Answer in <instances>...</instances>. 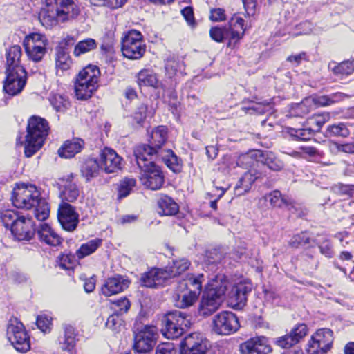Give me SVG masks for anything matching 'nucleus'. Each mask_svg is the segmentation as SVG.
<instances>
[{
	"label": "nucleus",
	"instance_id": "13",
	"mask_svg": "<svg viewBox=\"0 0 354 354\" xmlns=\"http://www.w3.org/2000/svg\"><path fill=\"white\" fill-rule=\"evenodd\" d=\"M6 75L3 81L4 91L12 96L21 93L27 80V73L25 68H6Z\"/></svg>",
	"mask_w": 354,
	"mask_h": 354
},
{
	"label": "nucleus",
	"instance_id": "24",
	"mask_svg": "<svg viewBox=\"0 0 354 354\" xmlns=\"http://www.w3.org/2000/svg\"><path fill=\"white\" fill-rule=\"evenodd\" d=\"M169 279L167 270L153 268L150 271L144 273L141 278L142 285L147 288H157L162 286L164 282Z\"/></svg>",
	"mask_w": 354,
	"mask_h": 354
},
{
	"label": "nucleus",
	"instance_id": "60",
	"mask_svg": "<svg viewBox=\"0 0 354 354\" xmlns=\"http://www.w3.org/2000/svg\"><path fill=\"white\" fill-rule=\"evenodd\" d=\"M156 354H176V350L173 343L165 342L157 346Z\"/></svg>",
	"mask_w": 354,
	"mask_h": 354
},
{
	"label": "nucleus",
	"instance_id": "10",
	"mask_svg": "<svg viewBox=\"0 0 354 354\" xmlns=\"http://www.w3.org/2000/svg\"><path fill=\"white\" fill-rule=\"evenodd\" d=\"M6 335L8 341L17 351L26 353L30 349L29 336L23 324L17 319L10 321Z\"/></svg>",
	"mask_w": 354,
	"mask_h": 354
},
{
	"label": "nucleus",
	"instance_id": "39",
	"mask_svg": "<svg viewBox=\"0 0 354 354\" xmlns=\"http://www.w3.org/2000/svg\"><path fill=\"white\" fill-rule=\"evenodd\" d=\"M183 68L182 58L175 56H170L165 60V68L168 77L172 78L178 71Z\"/></svg>",
	"mask_w": 354,
	"mask_h": 354
},
{
	"label": "nucleus",
	"instance_id": "40",
	"mask_svg": "<svg viewBox=\"0 0 354 354\" xmlns=\"http://www.w3.org/2000/svg\"><path fill=\"white\" fill-rule=\"evenodd\" d=\"M286 132L294 140L306 141L313 136L314 130L311 128L288 127Z\"/></svg>",
	"mask_w": 354,
	"mask_h": 354
},
{
	"label": "nucleus",
	"instance_id": "31",
	"mask_svg": "<svg viewBox=\"0 0 354 354\" xmlns=\"http://www.w3.org/2000/svg\"><path fill=\"white\" fill-rule=\"evenodd\" d=\"M159 214L165 216L175 215L179 210L178 204L172 198L164 195L161 196L158 201Z\"/></svg>",
	"mask_w": 354,
	"mask_h": 354
},
{
	"label": "nucleus",
	"instance_id": "53",
	"mask_svg": "<svg viewBox=\"0 0 354 354\" xmlns=\"http://www.w3.org/2000/svg\"><path fill=\"white\" fill-rule=\"evenodd\" d=\"M35 207H36L35 209V216L38 221H43L48 218L50 208L48 204L44 199L41 198Z\"/></svg>",
	"mask_w": 354,
	"mask_h": 354
},
{
	"label": "nucleus",
	"instance_id": "12",
	"mask_svg": "<svg viewBox=\"0 0 354 354\" xmlns=\"http://www.w3.org/2000/svg\"><path fill=\"white\" fill-rule=\"evenodd\" d=\"M140 32L132 30L122 39V52L129 59H137L142 57L145 52Z\"/></svg>",
	"mask_w": 354,
	"mask_h": 354
},
{
	"label": "nucleus",
	"instance_id": "50",
	"mask_svg": "<svg viewBox=\"0 0 354 354\" xmlns=\"http://www.w3.org/2000/svg\"><path fill=\"white\" fill-rule=\"evenodd\" d=\"M326 136H339L342 138L348 137L350 131L344 123H338L329 125L326 131Z\"/></svg>",
	"mask_w": 354,
	"mask_h": 354
},
{
	"label": "nucleus",
	"instance_id": "6",
	"mask_svg": "<svg viewBox=\"0 0 354 354\" xmlns=\"http://www.w3.org/2000/svg\"><path fill=\"white\" fill-rule=\"evenodd\" d=\"M40 198V192L35 185L22 184L13 189L11 200L17 208L30 209Z\"/></svg>",
	"mask_w": 354,
	"mask_h": 354
},
{
	"label": "nucleus",
	"instance_id": "47",
	"mask_svg": "<svg viewBox=\"0 0 354 354\" xmlns=\"http://www.w3.org/2000/svg\"><path fill=\"white\" fill-rule=\"evenodd\" d=\"M138 84L140 86H156L158 79L155 74L148 70H142L137 75Z\"/></svg>",
	"mask_w": 354,
	"mask_h": 354
},
{
	"label": "nucleus",
	"instance_id": "49",
	"mask_svg": "<svg viewBox=\"0 0 354 354\" xmlns=\"http://www.w3.org/2000/svg\"><path fill=\"white\" fill-rule=\"evenodd\" d=\"M190 266L189 261L186 259H180L173 261V265L167 270V272L169 275V279L175 277L185 270H187Z\"/></svg>",
	"mask_w": 354,
	"mask_h": 354
},
{
	"label": "nucleus",
	"instance_id": "3",
	"mask_svg": "<svg viewBox=\"0 0 354 354\" xmlns=\"http://www.w3.org/2000/svg\"><path fill=\"white\" fill-rule=\"evenodd\" d=\"M138 156H135V160L140 169V180L142 184L151 190L160 189L165 182V176L160 167L153 161V158L142 156L145 149H140Z\"/></svg>",
	"mask_w": 354,
	"mask_h": 354
},
{
	"label": "nucleus",
	"instance_id": "62",
	"mask_svg": "<svg viewBox=\"0 0 354 354\" xmlns=\"http://www.w3.org/2000/svg\"><path fill=\"white\" fill-rule=\"evenodd\" d=\"M319 248L321 254L326 257L331 258L334 254L332 244L328 239H324L322 243H319Z\"/></svg>",
	"mask_w": 354,
	"mask_h": 354
},
{
	"label": "nucleus",
	"instance_id": "16",
	"mask_svg": "<svg viewBox=\"0 0 354 354\" xmlns=\"http://www.w3.org/2000/svg\"><path fill=\"white\" fill-rule=\"evenodd\" d=\"M208 341L199 333H193L187 335L181 342L180 354H205L207 351Z\"/></svg>",
	"mask_w": 354,
	"mask_h": 354
},
{
	"label": "nucleus",
	"instance_id": "11",
	"mask_svg": "<svg viewBox=\"0 0 354 354\" xmlns=\"http://www.w3.org/2000/svg\"><path fill=\"white\" fill-rule=\"evenodd\" d=\"M186 314L175 310L167 313L162 319V332L168 339H176L183 333V326H186Z\"/></svg>",
	"mask_w": 354,
	"mask_h": 354
},
{
	"label": "nucleus",
	"instance_id": "33",
	"mask_svg": "<svg viewBox=\"0 0 354 354\" xmlns=\"http://www.w3.org/2000/svg\"><path fill=\"white\" fill-rule=\"evenodd\" d=\"M155 157L160 158L173 171L178 172L181 168V160L171 149L164 150Z\"/></svg>",
	"mask_w": 354,
	"mask_h": 354
},
{
	"label": "nucleus",
	"instance_id": "15",
	"mask_svg": "<svg viewBox=\"0 0 354 354\" xmlns=\"http://www.w3.org/2000/svg\"><path fill=\"white\" fill-rule=\"evenodd\" d=\"M57 218L62 228L67 232H73L79 223V214L74 206L62 201L57 210Z\"/></svg>",
	"mask_w": 354,
	"mask_h": 354
},
{
	"label": "nucleus",
	"instance_id": "41",
	"mask_svg": "<svg viewBox=\"0 0 354 354\" xmlns=\"http://www.w3.org/2000/svg\"><path fill=\"white\" fill-rule=\"evenodd\" d=\"M80 195V190L77 185L71 181L66 182L64 189L61 192L62 201L73 203Z\"/></svg>",
	"mask_w": 354,
	"mask_h": 354
},
{
	"label": "nucleus",
	"instance_id": "63",
	"mask_svg": "<svg viewBox=\"0 0 354 354\" xmlns=\"http://www.w3.org/2000/svg\"><path fill=\"white\" fill-rule=\"evenodd\" d=\"M119 315L115 313L110 315L106 320V326L113 330H118L121 325V319Z\"/></svg>",
	"mask_w": 354,
	"mask_h": 354
},
{
	"label": "nucleus",
	"instance_id": "35",
	"mask_svg": "<svg viewBox=\"0 0 354 354\" xmlns=\"http://www.w3.org/2000/svg\"><path fill=\"white\" fill-rule=\"evenodd\" d=\"M204 281V275L203 274L195 277L190 275L180 283V286H184L186 290L192 291L199 295L202 290V283Z\"/></svg>",
	"mask_w": 354,
	"mask_h": 354
},
{
	"label": "nucleus",
	"instance_id": "7",
	"mask_svg": "<svg viewBox=\"0 0 354 354\" xmlns=\"http://www.w3.org/2000/svg\"><path fill=\"white\" fill-rule=\"evenodd\" d=\"M158 338V328L146 325L134 331L133 350L139 354H146L152 351Z\"/></svg>",
	"mask_w": 354,
	"mask_h": 354
},
{
	"label": "nucleus",
	"instance_id": "30",
	"mask_svg": "<svg viewBox=\"0 0 354 354\" xmlns=\"http://www.w3.org/2000/svg\"><path fill=\"white\" fill-rule=\"evenodd\" d=\"M21 48L19 45H14L8 48L6 52V69L24 68L21 64Z\"/></svg>",
	"mask_w": 354,
	"mask_h": 354
},
{
	"label": "nucleus",
	"instance_id": "44",
	"mask_svg": "<svg viewBox=\"0 0 354 354\" xmlns=\"http://www.w3.org/2000/svg\"><path fill=\"white\" fill-rule=\"evenodd\" d=\"M154 111L149 109L148 106L144 103L140 104L136 109L133 118V120L139 126H143L145 120L153 115Z\"/></svg>",
	"mask_w": 354,
	"mask_h": 354
},
{
	"label": "nucleus",
	"instance_id": "59",
	"mask_svg": "<svg viewBox=\"0 0 354 354\" xmlns=\"http://www.w3.org/2000/svg\"><path fill=\"white\" fill-rule=\"evenodd\" d=\"M275 344L282 348H289L296 344L291 335L287 334L275 339Z\"/></svg>",
	"mask_w": 354,
	"mask_h": 354
},
{
	"label": "nucleus",
	"instance_id": "58",
	"mask_svg": "<svg viewBox=\"0 0 354 354\" xmlns=\"http://www.w3.org/2000/svg\"><path fill=\"white\" fill-rule=\"evenodd\" d=\"M113 304L115 306L114 310L117 315H122L127 313L131 305L128 299L125 297L116 300L113 302Z\"/></svg>",
	"mask_w": 354,
	"mask_h": 354
},
{
	"label": "nucleus",
	"instance_id": "55",
	"mask_svg": "<svg viewBox=\"0 0 354 354\" xmlns=\"http://www.w3.org/2000/svg\"><path fill=\"white\" fill-rule=\"evenodd\" d=\"M310 243V238L306 232H301L293 236L289 242V245L295 248L305 247Z\"/></svg>",
	"mask_w": 354,
	"mask_h": 354
},
{
	"label": "nucleus",
	"instance_id": "64",
	"mask_svg": "<svg viewBox=\"0 0 354 354\" xmlns=\"http://www.w3.org/2000/svg\"><path fill=\"white\" fill-rule=\"evenodd\" d=\"M209 19L213 21H222L225 20V13L223 8H213L210 10Z\"/></svg>",
	"mask_w": 354,
	"mask_h": 354
},
{
	"label": "nucleus",
	"instance_id": "52",
	"mask_svg": "<svg viewBox=\"0 0 354 354\" xmlns=\"http://www.w3.org/2000/svg\"><path fill=\"white\" fill-rule=\"evenodd\" d=\"M22 215L14 210H5L1 213V219L6 228L11 230L14 223L18 221Z\"/></svg>",
	"mask_w": 354,
	"mask_h": 354
},
{
	"label": "nucleus",
	"instance_id": "20",
	"mask_svg": "<svg viewBox=\"0 0 354 354\" xmlns=\"http://www.w3.org/2000/svg\"><path fill=\"white\" fill-rule=\"evenodd\" d=\"M272 349L264 336L251 337L239 345L241 354H269Z\"/></svg>",
	"mask_w": 354,
	"mask_h": 354
},
{
	"label": "nucleus",
	"instance_id": "36",
	"mask_svg": "<svg viewBox=\"0 0 354 354\" xmlns=\"http://www.w3.org/2000/svg\"><path fill=\"white\" fill-rule=\"evenodd\" d=\"M328 68L336 75H350L354 72V59L344 61L338 64H335V62L330 63Z\"/></svg>",
	"mask_w": 354,
	"mask_h": 354
},
{
	"label": "nucleus",
	"instance_id": "4",
	"mask_svg": "<svg viewBox=\"0 0 354 354\" xmlns=\"http://www.w3.org/2000/svg\"><path fill=\"white\" fill-rule=\"evenodd\" d=\"M100 70L94 65H88L80 71L75 82V92L78 100L90 98L98 87Z\"/></svg>",
	"mask_w": 354,
	"mask_h": 354
},
{
	"label": "nucleus",
	"instance_id": "19",
	"mask_svg": "<svg viewBox=\"0 0 354 354\" xmlns=\"http://www.w3.org/2000/svg\"><path fill=\"white\" fill-rule=\"evenodd\" d=\"M35 225V224L31 218L22 215L14 223V226H12L10 231L15 240L28 241L35 234L36 230Z\"/></svg>",
	"mask_w": 354,
	"mask_h": 354
},
{
	"label": "nucleus",
	"instance_id": "61",
	"mask_svg": "<svg viewBox=\"0 0 354 354\" xmlns=\"http://www.w3.org/2000/svg\"><path fill=\"white\" fill-rule=\"evenodd\" d=\"M31 42L35 44V45H46V41L44 39V36L38 33H32L26 36L24 40L23 45H26Z\"/></svg>",
	"mask_w": 354,
	"mask_h": 354
},
{
	"label": "nucleus",
	"instance_id": "43",
	"mask_svg": "<svg viewBox=\"0 0 354 354\" xmlns=\"http://www.w3.org/2000/svg\"><path fill=\"white\" fill-rule=\"evenodd\" d=\"M265 199L266 201H268L273 207H281L283 205H285L287 207L290 206L291 208H294V205L292 201L282 196L281 192L279 190H274L270 194H266L265 196Z\"/></svg>",
	"mask_w": 354,
	"mask_h": 354
},
{
	"label": "nucleus",
	"instance_id": "46",
	"mask_svg": "<svg viewBox=\"0 0 354 354\" xmlns=\"http://www.w3.org/2000/svg\"><path fill=\"white\" fill-rule=\"evenodd\" d=\"M255 180L256 178L250 172H245L235 187L237 194L241 195L248 192Z\"/></svg>",
	"mask_w": 354,
	"mask_h": 354
},
{
	"label": "nucleus",
	"instance_id": "2",
	"mask_svg": "<svg viewBox=\"0 0 354 354\" xmlns=\"http://www.w3.org/2000/svg\"><path fill=\"white\" fill-rule=\"evenodd\" d=\"M49 129L48 122L44 118L34 115L29 119L24 142V153L26 157L32 156L41 148Z\"/></svg>",
	"mask_w": 354,
	"mask_h": 354
},
{
	"label": "nucleus",
	"instance_id": "14",
	"mask_svg": "<svg viewBox=\"0 0 354 354\" xmlns=\"http://www.w3.org/2000/svg\"><path fill=\"white\" fill-rule=\"evenodd\" d=\"M333 342V331L330 329H319L312 336L306 351L308 354H325L330 349Z\"/></svg>",
	"mask_w": 354,
	"mask_h": 354
},
{
	"label": "nucleus",
	"instance_id": "5",
	"mask_svg": "<svg viewBox=\"0 0 354 354\" xmlns=\"http://www.w3.org/2000/svg\"><path fill=\"white\" fill-rule=\"evenodd\" d=\"M245 32L244 20L237 15H234L229 21V27L215 26L210 29L211 38L216 42H222L225 39L230 41H237Z\"/></svg>",
	"mask_w": 354,
	"mask_h": 354
},
{
	"label": "nucleus",
	"instance_id": "56",
	"mask_svg": "<svg viewBox=\"0 0 354 354\" xmlns=\"http://www.w3.org/2000/svg\"><path fill=\"white\" fill-rule=\"evenodd\" d=\"M51 104L57 111H64L70 106V102L60 95H54L50 100Z\"/></svg>",
	"mask_w": 354,
	"mask_h": 354
},
{
	"label": "nucleus",
	"instance_id": "25",
	"mask_svg": "<svg viewBox=\"0 0 354 354\" xmlns=\"http://www.w3.org/2000/svg\"><path fill=\"white\" fill-rule=\"evenodd\" d=\"M223 299L213 295L212 292L205 291L202 296L198 306L199 313L205 317L211 315L218 309Z\"/></svg>",
	"mask_w": 354,
	"mask_h": 354
},
{
	"label": "nucleus",
	"instance_id": "45",
	"mask_svg": "<svg viewBox=\"0 0 354 354\" xmlns=\"http://www.w3.org/2000/svg\"><path fill=\"white\" fill-rule=\"evenodd\" d=\"M199 295L192 291L185 290L178 295L176 306L180 308H186L192 306Z\"/></svg>",
	"mask_w": 354,
	"mask_h": 354
},
{
	"label": "nucleus",
	"instance_id": "26",
	"mask_svg": "<svg viewBox=\"0 0 354 354\" xmlns=\"http://www.w3.org/2000/svg\"><path fill=\"white\" fill-rule=\"evenodd\" d=\"M37 233L39 240L49 245L57 246L62 243L61 236L46 223L40 224Z\"/></svg>",
	"mask_w": 354,
	"mask_h": 354
},
{
	"label": "nucleus",
	"instance_id": "18",
	"mask_svg": "<svg viewBox=\"0 0 354 354\" xmlns=\"http://www.w3.org/2000/svg\"><path fill=\"white\" fill-rule=\"evenodd\" d=\"M349 95L344 93L337 92L328 95H322L316 98H306L301 104H298V109L301 110L304 114L310 111L313 104L319 106H329L335 103L339 102Z\"/></svg>",
	"mask_w": 354,
	"mask_h": 354
},
{
	"label": "nucleus",
	"instance_id": "54",
	"mask_svg": "<svg viewBox=\"0 0 354 354\" xmlns=\"http://www.w3.org/2000/svg\"><path fill=\"white\" fill-rule=\"evenodd\" d=\"M136 181L133 178H125L120 181L118 188V196L119 198H123L127 196L133 187L136 186Z\"/></svg>",
	"mask_w": 354,
	"mask_h": 354
},
{
	"label": "nucleus",
	"instance_id": "37",
	"mask_svg": "<svg viewBox=\"0 0 354 354\" xmlns=\"http://www.w3.org/2000/svg\"><path fill=\"white\" fill-rule=\"evenodd\" d=\"M259 161L273 171H280L283 167V163L270 151L261 152Z\"/></svg>",
	"mask_w": 354,
	"mask_h": 354
},
{
	"label": "nucleus",
	"instance_id": "28",
	"mask_svg": "<svg viewBox=\"0 0 354 354\" xmlns=\"http://www.w3.org/2000/svg\"><path fill=\"white\" fill-rule=\"evenodd\" d=\"M84 142L80 138H73L66 140L58 150V154L62 158H71L83 149Z\"/></svg>",
	"mask_w": 354,
	"mask_h": 354
},
{
	"label": "nucleus",
	"instance_id": "29",
	"mask_svg": "<svg viewBox=\"0 0 354 354\" xmlns=\"http://www.w3.org/2000/svg\"><path fill=\"white\" fill-rule=\"evenodd\" d=\"M225 253L219 248H212L206 251L203 258L204 269L215 272L224 259Z\"/></svg>",
	"mask_w": 354,
	"mask_h": 354
},
{
	"label": "nucleus",
	"instance_id": "17",
	"mask_svg": "<svg viewBox=\"0 0 354 354\" xmlns=\"http://www.w3.org/2000/svg\"><path fill=\"white\" fill-rule=\"evenodd\" d=\"M252 283L248 280H243L233 285L227 293L231 305L237 308L243 307L246 304L248 295L252 291Z\"/></svg>",
	"mask_w": 354,
	"mask_h": 354
},
{
	"label": "nucleus",
	"instance_id": "23",
	"mask_svg": "<svg viewBox=\"0 0 354 354\" xmlns=\"http://www.w3.org/2000/svg\"><path fill=\"white\" fill-rule=\"evenodd\" d=\"M129 281L120 275H116L108 278L102 286V294L106 297H110L122 292L127 288Z\"/></svg>",
	"mask_w": 354,
	"mask_h": 354
},
{
	"label": "nucleus",
	"instance_id": "48",
	"mask_svg": "<svg viewBox=\"0 0 354 354\" xmlns=\"http://www.w3.org/2000/svg\"><path fill=\"white\" fill-rule=\"evenodd\" d=\"M97 48V42L95 39L88 38L79 41L75 46L73 54L78 57L82 54L90 52Z\"/></svg>",
	"mask_w": 354,
	"mask_h": 354
},
{
	"label": "nucleus",
	"instance_id": "57",
	"mask_svg": "<svg viewBox=\"0 0 354 354\" xmlns=\"http://www.w3.org/2000/svg\"><path fill=\"white\" fill-rule=\"evenodd\" d=\"M308 333V327L304 324H297L295 327H294L290 334L291 335L292 339L295 340L296 344H297L301 339H302Z\"/></svg>",
	"mask_w": 354,
	"mask_h": 354
},
{
	"label": "nucleus",
	"instance_id": "51",
	"mask_svg": "<svg viewBox=\"0 0 354 354\" xmlns=\"http://www.w3.org/2000/svg\"><path fill=\"white\" fill-rule=\"evenodd\" d=\"M328 147L330 151L333 154H337L340 152L354 154V142L346 143L330 142Z\"/></svg>",
	"mask_w": 354,
	"mask_h": 354
},
{
	"label": "nucleus",
	"instance_id": "9",
	"mask_svg": "<svg viewBox=\"0 0 354 354\" xmlns=\"http://www.w3.org/2000/svg\"><path fill=\"white\" fill-rule=\"evenodd\" d=\"M167 127L165 126H158L154 129L150 135L149 144H143L138 145L134 149V156H138V151L140 148L145 149V152L141 153L142 156L153 158L158 153L164 151L162 147L167 140Z\"/></svg>",
	"mask_w": 354,
	"mask_h": 354
},
{
	"label": "nucleus",
	"instance_id": "34",
	"mask_svg": "<svg viewBox=\"0 0 354 354\" xmlns=\"http://www.w3.org/2000/svg\"><path fill=\"white\" fill-rule=\"evenodd\" d=\"M56 68L57 75L59 74V71L63 73L68 70L72 64V60L69 56L68 53L64 48V47H58L56 49Z\"/></svg>",
	"mask_w": 354,
	"mask_h": 354
},
{
	"label": "nucleus",
	"instance_id": "21",
	"mask_svg": "<svg viewBox=\"0 0 354 354\" xmlns=\"http://www.w3.org/2000/svg\"><path fill=\"white\" fill-rule=\"evenodd\" d=\"M100 165L106 173L115 172L122 169V158L115 151L105 147L100 151Z\"/></svg>",
	"mask_w": 354,
	"mask_h": 354
},
{
	"label": "nucleus",
	"instance_id": "1",
	"mask_svg": "<svg viewBox=\"0 0 354 354\" xmlns=\"http://www.w3.org/2000/svg\"><path fill=\"white\" fill-rule=\"evenodd\" d=\"M41 2L39 20L46 28L73 20L80 14L73 0H42Z\"/></svg>",
	"mask_w": 354,
	"mask_h": 354
},
{
	"label": "nucleus",
	"instance_id": "32",
	"mask_svg": "<svg viewBox=\"0 0 354 354\" xmlns=\"http://www.w3.org/2000/svg\"><path fill=\"white\" fill-rule=\"evenodd\" d=\"M64 337L59 339L61 348L63 351L71 352L75 346V328L71 325H64Z\"/></svg>",
	"mask_w": 354,
	"mask_h": 354
},
{
	"label": "nucleus",
	"instance_id": "38",
	"mask_svg": "<svg viewBox=\"0 0 354 354\" xmlns=\"http://www.w3.org/2000/svg\"><path fill=\"white\" fill-rule=\"evenodd\" d=\"M24 46L29 59L35 62H40L46 52L45 45H35V44L31 42L30 44L24 45Z\"/></svg>",
	"mask_w": 354,
	"mask_h": 354
},
{
	"label": "nucleus",
	"instance_id": "22",
	"mask_svg": "<svg viewBox=\"0 0 354 354\" xmlns=\"http://www.w3.org/2000/svg\"><path fill=\"white\" fill-rule=\"evenodd\" d=\"M205 291L212 292L214 295L223 298L229 287L231 286L227 278L223 274L212 273L208 276Z\"/></svg>",
	"mask_w": 354,
	"mask_h": 354
},
{
	"label": "nucleus",
	"instance_id": "8",
	"mask_svg": "<svg viewBox=\"0 0 354 354\" xmlns=\"http://www.w3.org/2000/svg\"><path fill=\"white\" fill-rule=\"evenodd\" d=\"M240 327L237 316L231 311H221L212 318L211 330L218 335H230Z\"/></svg>",
	"mask_w": 354,
	"mask_h": 354
},
{
	"label": "nucleus",
	"instance_id": "42",
	"mask_svg": "<svg viewBox=\"0 0 354 354\" xmlns=\"http://www.w3.org/2000/svg\"><path fill=\"white\" fill-rule=\"evenodd\" d=\"M102 239H95L83 243L77 250V257L82 259L93 254L102 245Z\"/></svg>",
	"mask_w": 354,
	"mask_h": 354
},
{
	"label": "nucleus",
	"instance_id": "27",
	"mask_svg": "<svg viewBox=\"0 0 354 354\" xmlns=\"http://www.w3.org/2000/svg\"><path fill=\"white\" fill-rule=\"evenodd\" d=\"M102 169L101 165L97 158H88L83 160L80 166L81 175L86 179L87 182L96 178Z\"/></svg>",
	"mask_w": 354,
	"mask_h": 354
}]
</instances>
